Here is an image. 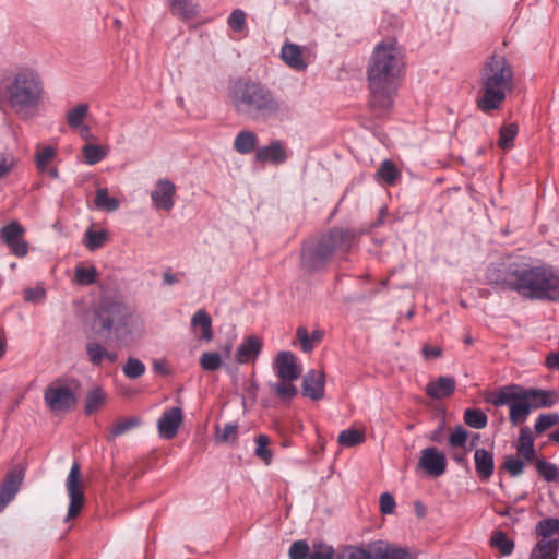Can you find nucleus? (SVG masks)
I'll return each mask as SVG.
<instances>
[{"mask_svg": "<svg viewBox=\"0 0 559 559\" xmlns=\"http://www.w3.org/2000/svg\"><path fill=\"white\" fill-rule=\"evenodd\" d=\"M558 539H540L532 549L528 559H558Z\"/></svg>", "mask_w": 559, "mask_h": 559, "instance_id": "nucleus-26", "label": "nucleus"}, {"mask_svg": "<svg viewBox=\"0 0 559 559\" xmlns=\"http://www.w3.org/2000/svg\"><path fill=\"white\" fill-rule=\"evenodd\" d=\"M464 421L467 426L475 428V429H483L486 427L488 423L487 415L476 408H467L464 412Z\"/></svg>", "mask_w": 559, "mask_h": 559, "instance_id": "nucleus-40", "label": "nucleus"}, {"mask_svg": "<svg viewBox=\"0 0 559 559\" xmlns=\"http://www.w3.org/2000/svg\"><path fill=\"white\" fill-rule=\"evenodd\" d=\"M44 399L53 413L68 412L76 403L73 391L68 385L58 382H53L46 388Z\"/></svg>", "mask_w": 559, "mask_h": 559, "instance_id": "nucleus-10", "label": "nucleus"}, {"mask_svg": "<svg viewBox=\"0 0 559 559\" xmlns=\"http://www.w3.org/2000/svg\"><path fill=\"white\" fill-rule=\"evenodd\" d=\"M296 380L278 379L277 382L270 383L271 390L282 401L293 400L297 393V386L294 384Z\"/></svg>", "mask_w": 559, "mask_h": 559, "instance_id": "nucleus-30", "label": "nucleus"}, {"mask_svg": "<svg viewBox=\"0 0 559 559\" xmlns=\"http://www.w3.org/2000/svg\"><path fill=\"white\" fill-rule=\"evenodd\" d=\"M334 559H374V543L368 546H344L338 549Z\"/></svg>", "mask_w": 559, "mask_h": 559, "instance_id": "nucleus-25", "label": "nucleus"}, {"mask_svg": "<svg viewBox=\"0 0 559 559\" xmlns=\"http://www.w3.org/2000/svg\"><path fill=\"white\" fill-rule=\"evenodd\" d=\"M545 366L551 371H559V350L550 352L546 356Z\"/></svg>", "mask_w": 559, "mask_h": 559, "instance_id": "nucleus-62", "label": "nucleus"}, {"mask_svg": "<svg viewBox=\"0 0 559 559\" xmlns=\"http://www.w3.org/2000/svg\"><path fill=\"white\" fill-rule=\"evenodd\" d=\"M88 361L93 366H100L107 355V349L98 342H88L85 346Z\"/></svg>", "mask_w": 559, "mask_h": 559, "instance_id": "nucleus-43", "label": "nucleus"}, {"mask_svg": "<svg viewBox=\"0 0 559 559\" xmlns=\"http://www.w3.org/2000/svg\"><path fill=\"white\" fill-rule=\"evenodd\" d=\"M374 559H415V557L402 547L379 540L374 542Z\"/></svg>", "mask_w": 559, "mask_h": 559, "instance_id": "nucleus-24", "label": "nucleus"}, {"mask_svg": "<svg viewBox=\"0 0 559 559\" xmlns=\"http://www.w3.org/2000/svg\"><path fill=\"white\" fill-rule=\"evenodd\" d=\"M365 440V435L362 431L357 429H346L340 432L337 437V441L342 447H355L357 444L362 443Z\"/></svg>", "mask_w": 559, "mask_h": 559, "instance_id": "nucleus-41", "label": "nucleus"}, {"mask_svg": "<svg viewBox=\"0 0 559 559\" xmlns=\"http://www.w3.org/2000/svg\"><path fill=\"white\" fill-rule=\"evenodd\" d=\"M25 228L16 221H12L0 229V238L15 257L27 255L29 245L24 239Z\"/></svg>", "mask_w": 559, "mask_h": 559, "instance_id": "nucleus-11", "label": "nucleus"}, {"mask_svg": "<svg viewBox=\"0 0 559 559\" xmlns=\"http://www.w3.org/2000/svg\"><path fill=\"white\" fill-rule=\"evenodd\" d=\"M535 531L542 539H550L551 536L559 535V519L542 520L536 524Z\"/></svg>", "mask_w": 559, "mask_h": 559, "instance_id": "nucleus-34", "label": "nucleus"}, {"mask_svg": "<svg viewBox=\"0 0 559 559\" xmlns=\"http://www.w3.org/2000/svg\"><path fill=\"white\" fill-rule=\"evenodd\" d=\"M222 365L221 356L217 353H203L200 357V366L203 370L214 371Z\"/></svg>", "mask_w": 559, "mask_h": 559, "instance_id": "nucleus-51", "label": "nucleus"}, {"mask_svg": "<svg viewBox=\"0 0 559 559\" xmlns=\"http://www.w3.org/2000/svg\"><path fill=\"white\" fill-rule=\"evenodd\" d=\"M130 314V310L123 304L105 300L96 311V319L103 330L118 332L128 325Z\"/></svg>", "mask_w": 559, "mask_h": 559, "instance_id": "nucleus-8", "label": "nucleus"}, {"mask_svg": "<svg viewBox=\"0 0 559 559\" xmlns=\"http://www.w3.org/2000/svg\"><path fill=\"white\" fill-rule=\"evenodd\" d=\"M56 155L57 151L52 146L38 147L35 154V163L38 170L45 171Z\"/></svg>", "mask_w": 559, "mask_h": 559, "instance_id": "nucleus-42", "label": "nucleus"}, {"mask_svg": "<svg viewBox=\"0 0 559 559\" xmlns=\"http://www.w3.org/2000/svg\"><path fill=\"white\" fill-rule=\"evenodd\" d=\"M15 165V159L11 155H0V178L11 171Z\"/></svg>", "mask_w": 559, "mask_h": 559, "instance_id": "nucleus-61", "label": "nucleus"}, {"mask_svg": "<svg viewBox=\"0 0 559 559\" xmlns=\"http://www.w3.org/2000/svg\"><path fill=\"white\" fill-rule=\"evenodd\" d=\"M537 472L543 476L547 481H554L559 477L558 467L546 461H538L536 463Z\"/></svg>", "mask_w": 559, "mask_h": 559, "instance_id": "nucleus-50", "label": "nucleus"}, {"mask_svg": "<svg viewBox=\"0 0 559 559\" xmlns=\"http://www.w3.org/2000/svg\"><path fill=\"white\" fill-rule=\"evenodd\" d=\"M395 509V500L389 492H383L380 496V511L383 514H391Z\"/></svg>", "mask_w": 559, "mask_h": 559, "instance_id": "nucleus-59", "label": "nucleus"}, {"mask_svg": "<svg viewBox=\"0 0 559 559\" xmlns=\"http://www.w3.org/2000/svg\"><path fill=\"white\" fill-rule=\"evenodd\" d=\"M504 468L512 475L518 476L524 469V463L516 457L509 456L504 462Z\"/></svg>", "mask_w": 559, "mask_h": 559, "instance_id": "nucleus-58", "label": "nucleus"}, {"mask_svg": "<svg viewBox=\"0 0 559 559\" xmlns=\"http://www.w3.org/2000/svg\"><path fill=\"white\" fill-rule=\"evenodd\" d=\"M558 423L559 414H542L536 418L534 428L537 433H542Z\"/></svg>", "mask_w": 559, "mask_h": 559, "instance_id": "nucleus-49", "label": "nucleus"}, {"mask_svg": "<svg viewBox=\"0 0 559 559\" xmlns=\"http://www.w3.org/2000/svg\"><path fill=\"white\" fill-rule=\"evenodd\" d=\"M356 235L349 229L333 228L316 243L301 251V267L308 272L323 271L333 260H345L355 246Z\"/></svg>", "mask_w": 559, "mask_h": 559, "instance_id": "nucleus-5", "label": "nucleus"}, {"mask_svg": "<svg viewBox=\"0 0 559 559\" xmlns=\"http://www.w3.org/2000/svg\"><path fill=\"white\" fill-rule=\"evenodd\" d=\"M145 365L138 358L130 357L124 364L122 371L129 379H138L145 373Z\"/></svg>", "mask_w": 559, "mask_h": 559, "instance_id": "nucleus-47", "label": "nucleus"}, {"mask_svg": "<svg viewBox=\"0 0 559 559\" xmlns=\"http://www.w3.org/2000/svg\"><path fill=\"white\" fill-rule=\"evenodd\" d=\"M94 203L97 209L106 210L109 212H114L119 207V201L109 197L108 190L106 188H100L96 190Z\"/></svg>", "mask_w": 559, "mask_h": 559, "instance_id": "nucleus-35", "label": "nucleus"}, {"mask_svg": "<svg viewBox=\"0 0 559 559\" xmlns=\"http://www.w3.org/2000/svg\"><path fill=\"white\" fill-rule=\"evenodd\" d=\"M170 11L183 21H190L198 14V5L191 0H170Z\"/></svg>", "mask_w": 559, "mask_h": 559, "instance_id": "nucleus-29", "label": "nucleus"}, {"mask_svg": "<svg viewBox=\"0 0 559 559\" xmlns=\"http://www.w3.org/2000/svg\"><path fill=\"white\" fill-rule=\"evenodd\" d=\"M88 112L87 104H79L67 112V123L72 129H78L82 126Z\"/></svg>", "mask_w": 559, "mask_h": 559, "instance_id": "nucleus-39", "label": "nucleus"}, {"mask_svg": "<svg viewBox=\"0 0 559 559\" xmlns=\"http://www.w3.org/2000/svg\"><path fill=\"white\" fill-rule=\"evenodd\" d=\"M423 355L426 358H438L441 356V349L439 347H430L426 345L423 347Z\"/></svg>", "mask_w": 559, "mask_h": 559, "instance_id": "nucleus-63", "label": "nucleus"}, {"mask_svg": "<svg viewBox=\"0 0 559 559\" xmlns=\"http://www.w3.org/2000/svg\"><path fill=\"white\" fill-rule=\"evenodd\" d=\"M405 66L404 50L396 40L384 39L374 46L367 68L371 107L385 110L392 106Z\"/></svg>", "mask_w": 559, "mask_h": 559, "instance_id": "nucleus-2", "label": "nucleus"}, {"mask_svg": "<svg viewBox=\"0 0 559 559\" xmlns=\"http://www.w3.org/2000/svg\"><path fill=\"white\" fill-rule=\"evenodd\" d=\"M66 488L69 496L67 519L72 520L79 516L84 504L85 495L81 478V468L78 462H73L66 480Z\"/></svg>", "mask_w": 559, "mask_h": 559, "instance_id": "nucleus-9", "label": "nucleus"}, {"mask_svg": "<svg viewBox=\"0 0 559 559\" xmlns=\"http://www.w3.org/2000/svg\"><path fill=\"white\" fill-rule=\"evenodd\" d=\"M255 449L254 454L257 457L262 460L266 465H269L273 457V452L269 448L270 445V438L266 435H259L255 438Z\"/></svg>", "mask_w": 559, "mask_h": 559, "instance_id": "nucleus-38", "label": "nucleus"}, {"mask_svg": "<svg viewBox=\"0 0 559 559\" xmlns=\"http://www.w3.org/2000/svg\"><path fill=\"white\" fill-rule=\"evenodd\" d=\"M201 329V335L199 338L204 340L206 342L212 341L213 338V331H212V319L209 316V313L201 309L198 310L191 319V329L197 333V329Z\"/></svg>", "mask_w": 559, "mask_h": 559, "instance_id": "nucleus-27", "label": "nucleus"}, {"mask_svg": "<svg viewBox=\"0 0 559 559\" xmlns=\"http://www.w3.org/2000/svg\"><path fill=\"white\" fill-rule=\"evenodd\" d=\"M107 239V234L104 230L95 231L93 229H87L84 234V245L91 250L95 251L102 248Z\"/></svg>", "mask_w": 559, "mask_h": 559, "instance_id": "nucleus-44", "label": "nucleus"}, {"mask_svg": "<svg viewBox=\"0 0 559 559\" xmlns=\"http://www.w3.org/2000/svg\"><path fill=\"white\" fill-rule=\"evenodd\" d=\"M24 478L22 468L9 472L0 486V512L13 500Z\"/></svg>", "mask_w": 559, "mask_h": 559, "instance_id": "nucleus-16", "label": "nucleus"}, {"mask_svg": "<svg viewBox=\"0 0 559 559\" xmlns=\"http://www.w3.org/2000/svg\"><path fill=\"white\" fill-rule=\"evenodd\" d=\"M490 546L499 549L501 556H510L514 549V543L502 531H496L492 534Z\"/></svg>", "mask_w": 559, "mask_h": 559, "instance_id": "nucleus-32", "label": "nucleus"}, {"mask_svg": "<svg viewBox=\"0 0 559 559\" xmlns=\"http://www.w3.org/2000/svg\"><path fill=\"white\" fill-rule=\"evenodd\" d=\"M182 411L179 407L166 409L157 421V428L160 437L164 439H173L182 424Z\"/></svg>", "mask_w": 559, "mask_h": 559, "instance_id": "nucleus-17", "label": "nucleus"}, {"mask_svg": "<svg viewBox=\"0 0 559 559\" xmlns=\"http://www.w3.org/2000/svg\"><path fill=\"white\" fill-rule=\"evenodd\" d=\"M238 437V426L236 424H226L222 429H217L216 438L221 442H235Z\"/></svg>", "mask_w": 559, "mask_h": 559, "instance_id": "nucleus-54", "label": "nucleus"}, {"mask_svg": "<svg viewBox=\"0 0 559 559\" xmlns=\"http://www.w3.org/2000/svg\"><path fill=\"white\" fill-rule=\"evenodd\" d=\"M97 270L94 266L84 267L79 266L75 269L74 278L79 285L86 286L92 285L97 280Z\"/></svg>", "mask_w": 559, "mask_h": 559, "instance_id": "nucleus-46", "label": "nucleus"}, {"mask_svg": "<svg viewBox=\"0 0 559 559\" xmlns=\"http://www.w3.org/2000/svg\"><path fill=\"white\" fill-rule=\"evenodd\" d=\"M531 408L551 407L558 402V394L551 390L524 389Z\"/></svg>", "mask_w": 559, "mask_h": 559, "instance_id": "nucleus-21", "label": "nucleus"}, {"mask_svg": "<svg viewBox=\"0 0 559 559\" xmlns=\"http://www.w3.org/2000/svg\"><path fill=\"white\" fill-rule=\"evenodd\" d=\"M228 97L235 111L253 121L277 118L282 103L265 85L249 79H239L230 87Z\"/></svg>", "mask_w": 559, "mask_h": 559, "instance_id": "nucleus-3", "label": "nucleus"}, {"mask_svg": "<svg viewBox=\"0 0 559 559\" xmlns=\"http://www.w3.org/2000/svg\"><path fill=\"white\" fill-rule=\"evenodd\" d=\"M467 441V432L462 427H456L449 436V443L452 447H463Z\"/></svg>", "mask_w": 559, "mask_h": 559, "instance_id": "nucleus-56", "label": "nucleus"}, {"mask_svg": "<svg viewBox=\"0 0 559 559\" xmlns=\"http://www.w3.org/2000/svg\"><path fill=\"white\" fill-rule=\"evenodd\" d=\"M488 401L495 406H510L509 419L516 426L524 423L532 408L524 395V388L518 384H510L493 392Z\"/></svg>", "mask_w": 559, "mask_h": 559, "instance_id": "nucleus-7", "label": "nucleus"}, {"mask_svg": "<svg viewBox=\"0 0 559 559\" xmlns=\"http://www.w3.org/2000/svg\"><path fill=\"white\" fill-rule=\"evenodd\" d=\"M333 547L323 543L313 544L309 555V559H333Z\"/></svg>", "mask_w": 559, "mask_h": 559, "instance_id": "nucleus-52", "label": "nucleus"}, {"mask_svg": "<svg viewBox=\"0 0 559 559\" xmlns=\"http://www.w3.org/2000/svg\"><path fill=\"white\" fill-rule=\"evenodd\" d=\"M400 176V171L396 166L389 159L381 163L379 169L376 173L378 181H382L385 185L393 186Z\"/></svg>", "mask_w": 559, "mask_h": 559, "instance_id": "nucleus-31", "label": "nucleus"}, {"mask_svg": "<svg viewBox=\"0 0 559 559\" xmlns=\"http://www.w3.org/2000/svg\"><path fill=\"white\" fill-rule=\"evenodd\" d=\"M486 276L491 286L516 292L524 298L559 299V271L549 264L513 262L501 266L491 265Z\"/></svg>", "mask_w": 559, "mask_h": 559, "instance_id": "nucleus-1", "label": "nucleus"}, {"mask_svg": "<svg viewBox=\"0 0 559 559\" xmlns=\"http://www.w3.org/2000/svg\"><path fill=\"white\" fill-rule=\"evenodd\" d=\"M455 390V380L452 377H439L430 381L426 386V393L433 400H442L453 394Z\"/></svg>", "mask_w": 559, "mask_h": 559, "instance_id": "nucleus-22", "label": "nucleus"}, {"mask_svg": "<svg viewBox=\"0 0 559 559\" xmlns=\"http://www.w3.org/2000/svg\"><path fill=\"white\" fill-rule=\"evenodd\" d=\"M43 94L39 76L31 71L20 72L9 82L3 92V102L17 116L25 119L38 106Z\"/></svg>", "mask_w": 559, "mask_h": 559, "instance_id": "nucleus-6", "label": "nucleus"}, {"mask_svg": "<svg viewBox=\"0 0 559 559\" xmlns=\"http://www.w3.org/2000/svg\"><path fill=\"white\" fill-rule=\"evenodd\" d=\"M475 469L483 481L491 478L495 469L493 455L486 449H477L474 453Z\"/></svg>", "mask_w": 559, "mask_h": 559, "instance_id": "nucleus-23", "label": "nucleus"}, {"mask_svg": "<svg viewBox=\"0 0 559 559\" xmlns=\"http://www.w3.org/2000/svg\"><path fill=\"white\" fill-rule=\"evenodd\" d=\"M418 466L430 477H440L445 473V455L435 447H429L420 452Z\"/></svg>", "mask_w": 559, "mask_h": 559, "instance_id": "nucleus-12", "label": "nucleus"}, {"mask_svg": "<svg viewBox=\"0 0 559 559\" xmlns=\"http://www.w3.org/2000/svg\"><path fill=\"white\" fill-rule=\"evenodd\" d=\"M179 282V278L177 277L176 274H173L170 272H164L163 274V283L165 285H174V284H177Z\"/></svg>", "mask_w": 559, "mask_h": 559, "instance_id": "nucleus-64", "label": "nucleus"}, {"mask_svg": "<svg viewBox=\"0 0 559 559\" xmlns=\"http://www.w3.org/2000/svg\"><path fill=\"white\" fill-rule=\"evenodd\" d=\"M262 350V342L253 335L247 336L236 349V361L240 365L253 362Z\"/></svg>", "mask_w": 559, "mask_h": 559, "instance_id": "nucleus-20", "label": "nucleus"}, {"mask_svg": "<svg viewBox=\"0 0 559 559\" xmlns=\"http://www.w3.org/2000/svg\"><path fill=\"white\" fill-rule=\"evenodd\" d=\"M45 289L41 286L28 287L24 290V299L29 302H36L45 297Z\"/></svg>", "mask_w": 559, "mask_h": 559, "instance_id": "nucleus-60", "label": "nucleus"}, {"mask_svg": "<svg viewBox=\"0 0 559 559\" xmlns=\"http://www.w3.org/2000/svg\"><path fill=\"white\" fill-rule=\"evenodd\" d=\"M310 549L305 540H296L289 548V559H309Z\"/></svg>", "mask_w": 559, "mask_h": 559, "instance_id": "nucleus-55", "label": "nucleus"}, {"mask_svg": "<svg viewBox=\"0 0 559 559\" xmlns=\"http://www.w3.org/2000/svg\"><path fill=\"white\" fill-rule=\"evenodd\" d=\"M273 368L278 379L298 380L301 374L297 358L290 352H280L275 357Z\"/></svg>", "mask_w": 559, "mask_h": 559, "instance_id": "nucleus-15", "label": "nucleus"}, {"mask_svg": "<svg viewBox=\"0 0 559 559\" xmlns=\"http://www.w3.org/2000/svg\"><path fill=\"white\" fill-rule=\"evenodd\" d=\"M257 144L258 136L250 130L240 131L234 140V148L242 155H247L253 152Z\"/></svg>", "mask_w": 559, "mask_h": 559, "instance_id": "nucleus-28", "label": "nucleus"}, {"mask_svg": "<svg viewBox=\"0 0 559 559\" xmlns=\"http://www.w3.org/2000/svg\"><path fill=\"white\" fill-rule=\"evenodd\" d=\"M254 158L259 163L280 165L286 162L288 155L280 141H273L269 145L258 148Z\"/></svg>", "mask_w": 559, "mask_h": 559, "instance_id": "nucleus-19", "label": "nucleus"}, {"mask_svg": "<svg viewBox=\"0 0 559 559\" xmlns=\"http://www.w3.org/2000/svg\"><path fill=\"white\" fill-rule=\"evenodd\" d=\"M281 58L286 66L298 72L305 71L310 63L309 49L290 41L282 46Z\"/></svg>", "mask_w": 559, "mask_h": 559, "instance_id": "nucleus-13", "label": "nucleus"}, {"mask_svg": "<svg viewBox=\"0 0 559 559\" xmlns=\"http://www.w3.org/2000/svg\"><path fill=\"white\" fill-rule=\"evenodd\" d=\"M82 154L87 165H95L107 156V150L96 144H85Z\"/></svg>", "mask_w": 559, "mask_h": 559, "instance_id": "nucleus-36", "label": "nucleus"}, {"mask_svg": "<svg viewBox=\"0 0 559 559\" xmlns=\"http://www.w3.org/2000/svg\"><path fill=\"white\" fill-rule=\"evenodd\" d=\"M107 395L100 388H95L90 391L85 399V413L93 414L96 412L106 401Z\"/></svg>", "mask_w": 559, "mask_h": 559, "instance_id": "nucleus-37", "label": "nucleus"}, {"mask_svg": "<svg viewBox=\"0 0 559 559\" xmlns=\"http://www.w3.org/2000/svg\"><path fill=\"white\" fill-rule=\"evenodd\" d=\"M140 424L141 420L136 417H127L121 420H118L110 428L108 440H115L117 437L130 431L132 428L138 427Z\"/></svg>", "mask_w": 559, "mask_h": 559, "instance_id": "nucleus-33", "label": "nucleus"}, {"mask_svg": "<svg viewBox=\"0 0 559 559\" xmlns=\"http://www.w3.org/2000/svg\"><path fill=\"white\" fill-rule=\"evenodd\" d=\"M176 186L169 179H158L151 191L153 206L170 212L175 205Z\"/></svg>", "mask_w": 559, "mask_h": 559, "instance_id": "nucleus-14", "label": "nucleus"}, {"mask_svg": "<svg viewBox=\"0 0 559 559\" xmlns=\"http://www.w3.org/2000/svg\"><path fill=\"white\" fill-rule=\"evenodd\" d=\"M519 128L515 123H509L500 129L498 145L502 150H508L512 146L513 140L518 134Z\"/></svg>", "mask_w": 559, "mask_h": 559, "instance_id": "nucleus-48", "label": "nucleus"}, {"mask_svg": "<svg viewBox=\"0 0 559 559\" xmlns=\"http://www.w3.org/2000/svg\"><path fill=\"white\" fill-rule=\"evenodd\" d=\"M228 26L238 33L246 28V13L240 9H235L227 20Z\"/></svg>", "mask_w": 559, "mask_h": 559, "instance_id": "nucleus-53", "label": "nucleus"}, {"mask_svg": "<svg viewBox=\"0 0 559 559\" xmlns=\"http://www.w3.org/2000/svg\"><path fill=\"white\" fill-rule=\"evenodd\" d=\"M518 453L527 461H531L535 454L533 438L524 429L519 438Z\"/></svg>", "mask_w": 559, "mask_h": 559, "instance_id": "nucleus-45", "label": "nucleus"}, {"mask_svg": "<svg viewBox=\"0 0 559 559\" xmlns=\"http://www.w3.org/2000/svg\"><path fill=\"white\" fill-rule=\"evenodd\" d=\"M514 72L506 57L490 56L480 71V96L476 104L485 114L501 108L507 95L513 91Z\"/></svg>", "mask_w": 559, "mask_h": 559, "instance_id": "nucleus-4", "label": "nucleus"}, {"mask_svg": "<svg viewBox=\"0 0 559 559\" xmlns=\"http://www.w3.org/2000/svg\"><path fill=\"white\" fill-rule=\"evenodd\" d=\"M297 338L301 345V349L305 353H309L313 349V342L311 341V336L309 335L307 329L300 326L297 329Z\"/></svg>", "mask_w": 559, "mask_h": 559, "instance_id": "nucleus-57", "label": "nucleus"}, {"mask_svg": "<svg viewBox=\"0 0 559 559\" xmlns=\"http://www.w3.org/2000/svg\"><path fill=\"white\" fill-rule=\"evenodd\" d=\"M325 376L321 370H310L302 380V394L313 401L324 395Z\"/></svg>", "mask_w": 559, "mask_h": 559, "instance_id": "nucleus-18", "label": "nucleus"}]
</instances>
